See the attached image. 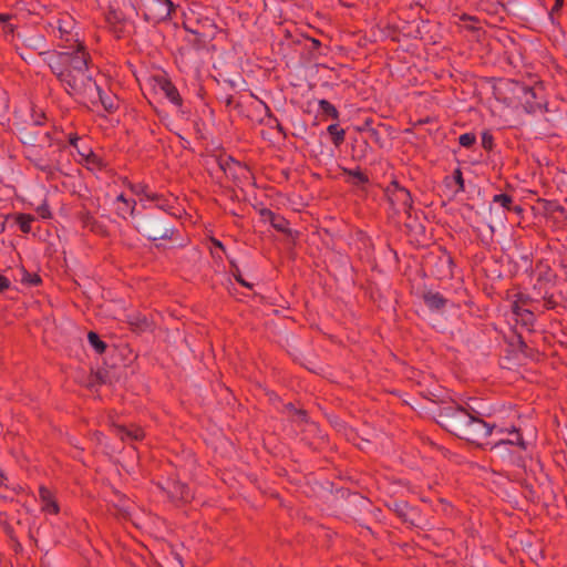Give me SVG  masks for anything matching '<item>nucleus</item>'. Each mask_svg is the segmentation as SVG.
<instances>
[{
	"instance_id": "obj_40",
	"label": "nucleus",
	"mask_w": 567,
	"mask_h": 567,
	"mask_svg": "<svg viewBox=\"0 0 567 567\" xmlns=\"http://www.w3.org/2000/svg\"><path fill=\"white\" fill-rule=\"evenodd\" d=\"M12 18L11 14H8V13H0V22L2 23H6L8 21H10Z\"/></svg>"
},
{
	"instance_id": "obj_46",
	"label": "nucleus",
	"mask_w": 567,
	"mask_h": 567,
	"mask_svg": "<svg viewBox=\"0 0 567 567\" xmlns=\"http://www.w3.org/2000/svg\"><path fill=\"white\" fill-rule=\"evenodd\" d=\"M297 413H298L300 416H302V417H305V416H306V412H305V411H302V410L297 411Z\"/></svg>"
},
{
	"instance_id": "obj_42",
	"label": "nucleus",
	"mask_w": 567,
	"mask_h": 567,
	"mask_svg": "<svg viewBox=\"0 0 567 567\" xmlns=\"http://www.w3.org/2000/svg\"><path fill=\"white\" fill-rule=\"evenodd\" d=\"M44 121H45V115H44V114H40V115H38V116L33 120V122H40V127H42V126H43Z\"/></svg>"
},
{
	"instance_id": "obj_20",
	"label": "nucleus",
	"mask_w": 567,
	"mask_h": 567,
	"mask_svg": "<svg viewBox=\"0 0 567 567\" xmlns=\"http://www.w3.org/2000/svg\"><path fill=\"white\" fill-rule=\"evenodd\" d=\"M80 155L84 158L85 161V164L87 165V167L90 169H103L105 167V163L103 162V159L96 155L95 153H93L92 151H89L87 154L79 151Z\"/></svg>"
},
{
	"instance_id": "obj_26",
	"label": "nucleus",
	"mask_w": 567,
	"mask_h": 567,
	"mask_svg": "<svg viewBox=\"0 0 567 567\" xmlns=\"http://www.w3.org/2000/svg\"><path fill=\"white\" fill-rule=\"evenodd\" d=\"M34 220V217L28 214H19L16 218V221L20 228V230L24 234L31 231V224Z\"/></svg>"
},
{
	"instance_id": "obj_7",
	"label": "nucleus",
	"mask_w": 567,
	"mask_h": 567,
	"mask_svg": "<svg viewBox=\"0 0 567 567\" xmlns=\"http://www.w3.org/2000/svg\"><path fill=\"white\" fill-rule=\"evenodd\" d=\"M175 6L171 0H150L146 4V20L157 23L172 17Z\"/></svg>"
},
{
	"instance_id": "obj_36",
	"label": "nucleus",
	"mask_w": 567,
	"mask_h": 567,
	"mask_svg": "<svg viewBox=\"0 0 567 567\" xmlns=\"http://www.w3.org/2000/svg\"><path fill=\"white\" fill-rule=\"evenodd\" d=\"M482 145L485 150H491L493 147V136L488 133H484L482 136Z\"/></svg>"
},
{
	"instance_id": "obj_3",
	"label": "nucleus",
	"mask_w": 567,
	"mask_h": 567,
	"mask_svg": "<svg viewBox=\"0 0 567 567\" xmlns=\"http://www.w3.org/2000/svg\"><path fill=\"white\" fill-rule=\"evenodd\" d=\"M136 229L152 241L172 239L175 233L172 218L162 210L143 215L136 223Z\"/></svg>"
},
{
	"instance_id": "obj_30",
	"label": "nucleus",
	"mask_w": 567,
	"mask_h": 567,
	"mask_svg": "<svg viewBox=\"0 0 567 567\" xmlns=\"http://www.w3.org/2000/svg\"><path fill=\"white\" fill-rule=\"evenodd\" d=\"M21 282L28 286H38L41 284V278L38 274H31L22 269Z\"/></svg>"
},
{
	"instance_id": "obj_45",
	"label": "nucleus",
	"mask_w": 567,
	"mask_h": 567,
	"mask_svg": "<svg viewBox=\"0 0 567 567\" xmlns=\"http://www.w3.org/2000/svg\"><path fill=\"white\" fill-rule=\"evenodd\" d=\"M7 29H8L7 31L10 32V33H12L14 31V28L11 24L8 25Z\"/></svg>"
},
{
	"instance_id": "obj_27",
	"label": "nucleus",
	"mask_w": 567,
	"mask_h": 567,
	"mask_svg": "<svg viewBox=\"0 0 567 567\" xmlns=\"http://www.w3.org/2000/svg\"><path fill=\"white\" fill-rule=\"evenodd\" d=\"M87 340L90 344L96 350L97 353L102 354L106 350V343L103 342L97 333L90 331L87 334Z\"/></svg>"
},
{
	"instance_id": "obj_19",
	"label": "nucleus",
	"mask_w": 567,
	"mask_h": 567,
	"mask_svg": "<svg viewBox=\"0 0 567 567\" xmlns=\"http://www.w3.org/2000/svg\"><path fill=\"white\" fill-rule=\"evenodd\" d=\"M423 299L427 307L435 310L442 309L446 305V300L439 292H426Z\"/></svg>"
},
{
	"instance_id": "obj_11",
	"label": "nucleus",
	"mask_w": 567,
	"mask_h": 567,
	"mask_svg": "<svg viewBox=\"0 0 567 567\" xmlns=\"http://www.w3.org/2000/svg\"><path fill=\"white\" fill-rule=\"evenodd\" d=\"M168 496L176 503H187L193 498L190 488L187 484L179 481H173L167 487Z\"/></svg>"
},
{
	"instance_id": "obj_39",
	"label": "nucleus",
	"mask_w": 567,
	"mask_h": 567,
	"mask_svg": "<svg viewBox=\"0 0 567 567\" xmlns=\"http://www.w3.org/2000/svg\"><path fill=\"white\" fill-rule=\"evenodd\" d=\"M529 300H530V298L528 296L518 293L515 301H518V306L524 307L525 305H527L529 302Z\"/></svg>"
},
{
	"instance_id": "obj_18",
	"label": "nucleus",
	"mask_w": 567,
	"mask_h": 567,
	"mask_svg": "<svg viewBox=\"0 0 567 567\" xmlns=\"http://www.w3.org/2000/svg\"><path fill=\"white\" fill-rule=\"evenodd\" d=\"M260 215L266 220L270 221L271 226L275 229H277L279 231H286L287 230L288 221L284 217L275 214L274 212H271L270 209H267V208L261 209Z\"/></svg>"
},
{
	"instance_id": "obj_32",
	"label": "nucleus",
	"mask_w": 567,
	"mask_h": 567,
	"mask_svg": "<svg viewBox=\"0 0 567 567\" xmlns=\"http://www.w3.org/2000/svg\"><path fill=\"white\" fill-rule=\"evenodd\" d=\"M564 7V0H556L551 10L549 11V19L553 23H556L559 16H560V10L561 8Z\"/></svg>"
},
{
	"instance_id": "obj_14",
	"label": "nucleus",
	"mask_w": 567,
	"mask_h": 567,
	"mask_svg": "<svg viewBox=\"0 0 567 567\" xmlns=\"http://www.w3.org/2000/svg\"><path fill=\"white\" fill-rule=\"evenodd\" d=\"M68 93L81 101H89L91 103H94L96 100H99L103 104L104 109L109 112H112L116 109L114 100L111 97L105 99L103 96L102 90L97 86L96 83H95V91L92 95H81V94H75L72 92H68Z\"/></svg>"
},
{
	"instance_id": "obj_28",
	"label": "nucleus",
	"mask_w": 567,
	"mask_h": 567,
	"mask_svg": "<svg viewBox=\"0 0 567 567\" xmlns=\"http://www.w3.org/2000/svg\"><path fill=\"white\" fill-rule=\"evenodd\" d=\"M319 107L322 111V113L327 116L332 117L333 120H338L339 112L338 110L327 100H320L319 101Z\"/></svg>"
},
{
	"instance_id": "obj_47",
	"label": "nucleus",
	"mask_w": 567,
	"mask_h": 567,
	"mask_svg": "<svg viewBox=\"0 0 567 567\" xmlns=\"http://www.w3.org/2000/svg\"><path fill=\"white\" fill-rule=\"evenodd\" d=\"M2 484H3L2 475H0V487L2 486Z\"/></svg>"
},
{
	"instance_id": "obj_13",
	"label": "nucleus",
	"mask_w": 567,
	"mask_h": 567,
	"mask_svg": "<svg viewBox=\"0 0 567 567\" xmlns=\"http://www.w3.org/2000/svg\"><path fill=\"white\" fill-rule=\"evenodd\" d=\"M124 321L135 333H143L152 327L151 320L145 315L137 311L126 315Z\"/></svg>"
},
{
	"instance_id": "obj_4",
	"label": "nucleus",
	"mask_w": 567,
	"mask_h": 567,
	"mask_svg": "<svg viewBox=\"0 0 567 567\" xmlns=\"http://www.w3.org/2000/svg\"><path fill=\"white\" fill-rule=\"evenodd\" d=\"M61 132L55 128H43L40 127V122H32L27 124L20 130V138L25 147H32V145L40 146H58V150L63 148V142L59 137Z\"/></svg>"
},
{
	"instance_id": "obj_33",
	"label": "nucleus",
	"mask_w": 567,
	"mask_h": 567,
	"mask_svg": "<svg viewBox=\"0 0 567 567\" xmlns=\"http://www.w3.org/2000/svg\"><path fill=\"white\" fill-rule=\"evenodd\" d=\"M476 141V136L473 133H464L458 137V143L463 147H471Z\"/></svg>"
},
{
	"instance_id": "obj_37",
	"label": "nucleus",
	"mask_w": 567,
	"mask_h": 567,
	"mask_svg": "<svg viewBox=\"0 0 567 567\" xmlns=\"http://www.w3.org/2000/svg\"><path fill=\"white\" fill-rule=\"evenodd\" d=\"M68 140L70 145L78 150L79 135L76 133H70Z\"/></svg>"
},
{
	"instance_id": "obj_8",
	"label": "nucleus",
	"mask_w": 567,
	"mask_h": 567,
	"mask_svg": "<svg viewBox=\"0 0 567 567\" xmlns=\"http://www.w3.org/2000/svg\"><path fill=\"white\" fill-rule=\"evenodd\" d=\"M524 92V107L528 113H536L546 111V102L543 99V87L538 86H522Z\"/></svg>"
},
{
	"instance_id": "obj_2",
	"label": "nucleus",
	"mask_w": 567,
	"mask_h": 567,
	"mask_svg": "<svg viewBox=\"0 0 567 567\" xmlns=\"http://www.w3.org/2000/svg\"><path fill=\"white\" fill-rule=\"evenodd\" d=\"M440 424L450 433L478 446L487 445V439L494 430L504 434L503 429H496L483 419L470 413L458 405H449L440 412Z\"/></svg>"
},
{
	"instance_id": "obj_17",
	"label": "nucleus",
	"mask_w": 567,
	"mask_h": 567,
	"mask_svg": "<svg viewBox=\"0 0 567 567\" xmlns=\"http://www.w3.org/2000/svg\"><path fill=\"white\" fill-rule=\"evenodd\" d=\"M512 311L516 317L517 322H522L524 326H532L534 322V313L525 309L522 306H518V301H514L512 305Z\"/></svg>"
},
{
	"instance_id": "obj_34",
	"label": "nucleus",
	"mask_w": 567,
	"mask_h": 567,
	"mask_svg": "<svg viewBox=\"0 0 567 567\" xmlns=\"http://www.w3.org/2000/svg\"><path fill=\"white\" fill-rule=\"evenodd\" d=\"M453 177H454L455 183L457 184L456 192H464V189H465L464 178H463V174L460 168L454 171Z\"/></svg>"
},
{
	"instance_id": "obj_43",
	"label": "nucleus",
	"mask_w": 567,
	"mask_h": 567,
	"mask_svg": "<svg viewBox=\"0 0 567 567\" xmlns=\"http://www.w3.org/2000/svg\"><path fill=\"white\" fill-rule=\"evenodd\" d=\"M555 305H556V303H555V301L553 300V298H551V297H550V298H548V299H546V303H545V306H546V308H547V309H553V308L555 307Z\"/></svg>"
},
{
	"instance_id": "obj_9",
	"label": "nucleus",
	"mask_w": 567,
	"mask_h": 567,
	"mask_svg": "<svg viewBox=\"0 0 567 567\" xmlns=\"http://www.w3.org/2000/svg\"><path fill=\"white\" fill-rule=\"evenodd\" d=\"M39 499L44 514L58 515L60 513V505L54 493L43 485L39 487Z\"/></svg>"
},
{
	"instance_id": "obj_31",
	"label": "nucleus",
	"mask_w": 567,
	"mask_h": 567,
	"mask_svg": "<svg viewBox=\"0 0 567 567\" xmlns=\"http://www.w3.org/2000/svg\"><path fill=\"white\" fill-rule=\"evenodd\" d=\"M230 265H231V274H233L235 280L243 287L251 288L252 286L243 278L238 266L234 261H231Z\"/></svg>"
},
{
	"instance_id": "obj_10",
	"label": "nucleus",
	"mask_w": 567,
	"mask_h": 567,
	"mask_svg": "<svg viewBox=\"0 0 567 567\" xmlns=\"http://www.w3.org/2000/svg\"><path fill=\"white\" fill-rule=\"evenodd\" d=\"M78 219L84 229H89L91 233L99 236H107L106 227L101 224L89 210L83 209L78 213Z\"/></svg>"
},
{
	"instance_id": "obj_23",
	"label": "nucleus",
	"mask_w": 567,
	"mask_h": 567,
	"mask_svg": "<svg viewBox=\"0 0 567 567\" xmlns=\"http://www.w3.org/2000/svg\"><path fill=\"white\" fill-rule=\"evenodd\" d=\"M508 434L511 435V437L504 439L501 436L496 444L507 443L512 445H518L522 449H525L524 439L517 429L514 427L511 432H508Z\"/></svg>"
},
{
	"instance_id": "obj_12",
	"label": "nucleus",
	"mask_w": 567,
	"mask_h": 567,
	"mask_svg": "<svg viewBox=\"0 0 567 567\" xmlns=\"http://www.w3.org/2000/svg\"><path fill=\"white\" fill-rule=\"evenodd\" d=\"M155 80L165 96L176 106H182L183 100L172 81L166 76H156Z\"/></svg>"
},
{
	"instance_id": "obj_35",
	"label": "nucleus",
	"mask_w": 567,
	"mask_h": 567,
	"mask_svg": "<svg viewBox=\"0 0 567 567\" xmlns=\"http://www.w3.org/2000/svg\"><path fill=\"white\" fill-rule=\"evenodd\" d=\"M265 109H266V113H267V117L269 120V123L270 122H274L275 125H276V128L280 132V133H284V127L282 125L280 124V122L278 121V118L276 116H274V114L271 113L270 109L265 105Z\"/></svg>"
},
{
	"instance_id": "obj_38",
	"label": "nucleus",
	"mask_w": 567,
	"mask_h": 567,
	"mask_svg": "<svg viewBox=\"0 0 567 567\" xmlns=\"http://www.w3.org/2000/svg\"><path fill=\"white\" fill-rule=\"evenodd\" d=\"M10 287V280L4 277L3 275H0V292L7 290Z\"/></svg>"
},
{
	"instance_id": "obj_44",
	"label": "nucleus",
	"mask_w": 567,
	"mask_h": 567,
	"mask_svg": "<svg viewBox=\"0 0 567 567\" xmlns=\"http://www.w3.org/2000/svg\"><path fill=\"white\" fill-rule=\"evenodd\" d=\"M6 225L4 223H0V235L4 231Z\"/></svg>"
},
{
	"instance_id": "obj_24",
	"label": "nucleus",
	"mask_w": 567,
	"mask_h": 567,
	"mask_svg": "<svg viewBox=\"0 0 567 567\" xmlns=\"http://www.w3.org/2000/svg\"><path fill=\"white\" fill-rule=\"evenodd\" d=\"M124 184L127 185V187L137 196L144 195V196H146L151 200H155L156 199V195L155 194L150 195L147 193V186L145 184H141V183L134 184V183H131V182H128L126 179H125Z\"/></svg>"
},
{
	"instance_id": "obj_1",
	"label": "nucleus",
	"mask_w": 567,
	"mask_h": 567,
	"mask_svg": "<svg viewBox=\"0 0 567 567\" xmlns=\"http://www.w3.org/2000/svg\"><path fill=\"white\" fill-rule=\"evenodd\" d=\"M74 29V19L62 14L56 21L54 37L63 51H45L40 52V55L66 92L92 95L95 80L91 74V55Z\"/></svg>"
},
{
	"instance_id": "obj_21",
	"label": "nucleus",
	"mask_w": 567,
	"mask_h": 567,
	"mask_svg": "<svg viewBox=\"0 0 567 567\" xmlns=\"http://www.w3.org/2000/svg\"><path fill=\"white\" fill-rule=\"evenodd\" d=\"M513 197L507 194H497L493 197V203L499 204L506 210H514L516 213H522L523 209L520 206H513Z\"/></svg>"
},
{
	"instance_id": "obj_48",
	"label": "nucleus",
	"mask_w": 567,
	"mask_h": 567,
	"mask_svg": "<svg viewBox=\"0 0 567 567\" xmlns=\"http://www.w3.org/2000/svg\"><path fill=\"white\" fill-rule=\"evenodd\" d=\"M230 103H231V97H229V99L227 100V104H230Z\"/></svg>"
},
{
	"instance_id": "obj_22",
	"label": "nucleus",
	"mask_w": 567,
	"mask_h": 567,
	"mask_svg": "<svg viewBox=\"0 0 567 567\" xmlns=\"http://www.w3.org/2000/svg\"><path fill=\"white\" fill-rule=\"evenodd\" d=\"M343 174L352 178V184L362 185L369 183V177L360 168L350 169L343 168Z\"/></svg>"
},
{
	"instance_id": "obj_29",
	"label": "nucleus",
	"mask_w": 567,
	"mask_h": 567,
	"mask_svg": "<svg viewBox=\"0 0 567 567\" xmlns=\"http://www.w3.org/2000/svg\"><path fill=\"white\" fill-rule=\"evenodd\" d=\"M394 513L403 520V522H411L410 519V508L406 503H394Z\"/></svg>"
},
{
	"instance_id": "obj_15",
	"label": "nucleus",
	"mask_w": 567,
	"mask_h": 567,
	"mask_svg": "<svg viewBox=\"0 0 567 567\" xmlns=\"http://www.w3.org/2000/svg\"><path fill=\"white\" fill-rule=\"evenodd\" d=\"M115 209L117 216L126 219L128 216H133L136 207L134 199H127L123 194H120L115 200Z\"/></svg>"
},
{
	"instance_id": "obj_5",
	"label": "nucleus",
	"mask_w": 567,
	"mask_h": 567,
	"mask_svg": "<svg viewBox=\"0 0 567 567\" xmlns=\"http://www.w3.org/2000/svg\"><path fill=\"white\" fill-rule=\"evenodd\" d=\"M384 195L394 214L411 216L413 200L410 192L393 179L384 189Z\"/></svg>"
},
{
	"instance_id": "obj_16",
	"label": "nucleus",
	"mask_w": 567,
	"mask_h": 567,
	"mask_svg": "<svg viewBox=\"0 0 567 567\" xmlns=\"http://www.w3.org/2000/svg\"><path fill=\"white\" fill-rule=\"evenodd\" d=\"M114 433L122 440H133V441H141L144 439V431L140 426H131L130 429H126L122 425L114 426Z\"/></svg>"
},
{
	"instance_id": "obj_41",
	"label": "nucleus",
	"mask_w": 567,
	"mask_h": 567,
	"mask_svg": "<svg viewBox=\"0 0 567 567\" xmlns=\"http://www.w3.org/2000/svg\"><path fill=\"white\" fill-rule=\"evenodd\" d=\"M212 243L215 247L221 249V250H225V247L223 245V243L216 238H212Z\"/></svg>"
},
{
	"instance_id": "obj_25",
	"label": "nucleus",
	"mask_w": 567,
	"mask_h": 567,
	"mask_svg": "<svg viewBox=\"0 0 567 567\" xmlns=\"http://www.w3.org/2000/svg\"><path fill=\"white\" fill-rule=\"evenodd\" d=\"M328 133L332 137V142L336 146H339L344 141L346 132L340 128L338 124H331L328 126Z\"/></svg>"
},
{
	"instance_id": "obj_6",
	"label": "nucleus",
	"mask_w": 567,
	"mask_h": 567,
	"mask_svg": "<svg viewBox=\"0 0 567 567\" xmlns=\"http://www.w3.org/2000/svg\"><path fill=\"white\" fill-rule=\"evenodd\" d=\"M59 151L58 146L32 145V147H25V157L37 168L43 172H51L55 153Z\"/></svg>"
}]
</instances>
